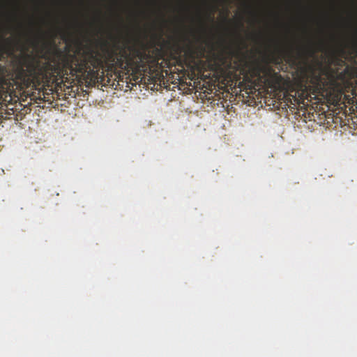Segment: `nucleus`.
<instances>
[{
	"instance_id": "nucleus-1",
	"label": "nucleus",
	"mask_w": 357,
	"mask_h": 357,
	"mask_svg": "<svg viewBox=\"0 0 357 357\" xmlns=\"http://www.w3.org/2000/svg\"><path fill=\"white\" fill-rule=\"evenodd\" d=\"M116 46L117 43H115L112 49L106 47L103 54L94 49H89L84 52L82 58L64 56L63 67L66 75L69 73L86 82L96 83L104 80L105 70L107 73H115Z\"/></svg>"
},
{
	"instance_id": "nucleus-2",
	"label": "nucleus",
	"mask_w": 357,
	"mask_h": 357,
	"mask_svg": "<svg viewBox=\"0 0 357 357\" xmlns=\"http://www.w3.org/2000/svg\"><path fill=\"white\" fill-rule=\"evenodd\" d=\"M157 61L145 50L134 46L124 45L120 46L119 43L116 47V57L114 62V71L116 69L136 68L146 70Z\"/></svg>"
},
{
	"instance_id": "nucleus-3",
	"label": "nucleus",
	"mask_w": 357,
	"mask_h": 357,
	"mask_svg": "<svg viewBox=\"0 0 357 357\" xmlns=\"http://www.w3.org/2000/svg\"><path fill=\"white\" fill-rule=\"evenodd\" d=\"M50 63L41 65L39 61H29L26 64V68H18L15 79L22 87L28 88L31 85L40 84L50 66Z\"/></svg>"
},
{
	"instance_id": "nucleus-4",
	"label": "nucleus",
	"mask_w": 357,
	"mask_h": 357,
	"mask_svg": "<svg viewBox=\"0 0 357 357\" xmlns=\"http://www.w3.org/2000/svg\"><path fill=\"white\" fill-rule=\"evenodd\" d=\"M326 43L323 40H321L317 43L314 42H310L305 48L303 49L302 52L307 54L308 56H313L317 51H323L325 47Z\"/></svg>"
},
{
	"instance_id": "nucleus-5",
	"label": "nucleus",
	"mask_w": 357,
	"mask_h": 357,
	"mask_svg": "<svg viewBox=\"0 0 357 357\" xmlns=\"http://www.w3.org/2000/svg\"><path fill=\"white\" fill-rule=\"evenodd\" d=\"M335 61L340 66H345L344 70H342L341 73H339V74L337 75V77L342 81H344L347 77H350L351 73L350 71L349 66L346 65L344 61L342 60V59L337 58V56H335Z\"/></svg>"
},
{
	"instance_id": "nucleus-6",
	"label": "nucleus",
	"mask_w": 357,
	"mask_h": 357,
	"mask_svg": "<svg viewBox=\"0 0 357 357\" xmlns=\"http://www.w3.org/2000/svg\"><path fill=\"white\" fill-rule=\"evenodd\" d=\"M267 80L272 84H280L282 80V77L279 73L275 72L273 68H268L266 72Z\"/></svg>"
},
{
	"instance_id": "nucleus-7",
	"label": "nucleus",
	"mask_w": 357,
	"mask_h": 357,
	"mask_svg": "<svg viewBox=\"0 0 357 357\" xmlns=\"http://www.w3.org/2000/svg\"><path fill=\"white\" fill-rule=\"evenodd\" d=\"M352 50L357 54V41H355L352 45Z\"/></svg>"
},
{
	"instance_id": "nucleus-8",
	"label": "nucleus",
	"mask_w": 357,
	"mask_h": 357,
	"mask_svg": "<svg viewBox=\"0 0 357 357\" xmlns=\"http://www.w3.org/2000/svg\"><path fill=\"white\" fill-rule=\"evenodd\" d=\"M199 48H200V50H201V51L199 52V55H200V56H204V51H205V50H204V48L203 47V46H200V47H199Z\"/></svg>"
},
{
	"instance_id": "nucleus-9",
	"label": "nucleus",
	"mask_w": 357,
	"mask_h": 357,
	"mask_svg": "<svg viewBox=\"0 0 357 357\" xmlns=\"http://www.w3.org/2000/svg\"><path fill=\"white\" fill-rule=\"evenodd\" d=\"M340 52L342 53V54H344L345 51H344V48H340Z\"/></svg>"
},
{
	"instance_id": "nucleus-10",
	"label": "nucleus",
	"mask_w": 357,
	"mask_h": 357,
	"mask_svg": "<svg viewBox=\"0 0 357 357\" xmlns=\"http://www.w3.org/2000/svg\"><path fill=\"white\" fill-rule=\"evenodd\" d=\"M289 59H291L292 62H295V61L292 59V56L291 55L289 56Z\"/></svg>"
}]
</instances>
